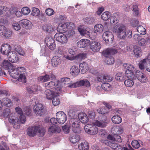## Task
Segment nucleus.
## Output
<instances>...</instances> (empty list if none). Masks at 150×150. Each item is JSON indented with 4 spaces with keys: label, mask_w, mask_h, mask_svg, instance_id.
I'll list each match as a JSON object with an SVG mask.
<instances>
[{
    "label": "nucleus",
    "mask_w": 150,
    "mask_h": 150,
    "mask_svg": "<svg viewBox=\"0 0 150 150\" xmlns=\"http://www.w3.org/2000/svg\"><path fill=\"white\" fill-rule=\"evenodd\" d=\"M4 68L5 69H8L9 71L10 69L13 68V66L11 63H9L7 60H4L1 64Z\"/></svg>",
    "instance_id": "nucleus-34"
},
{
    "label": "nucleus",
    "mask_w": 150,
    "mask_h": 150,
    "mask_svg": "<svg viewBox=\"0 0 150 150\" xmlns=\"http://www.w3.org/2000/svg\"><path fill=\"white\" fill-rule=\"evenodd\" d=\"M115 78L117 81H121L123 80L124 75L122 73L119 72L116 74Z\"/></svg>",
    "instance_id": "nucleus-49"
},
{
    "label": "nucleus",
    "mask_w": 150,
    "mask_h": 150,
    "mask_svg": "<svg viewBox=\"0 0 150 150\" xmlns=\"http://www.w3.org/2000/svg\"><path fill=\"white\" fill-rule=\"evenodd\" d=\"M21 26L26 29H30L32 28V24L31 22L27 19H23L20 21Z\"/></svg>",
    "instance_id": "nucleus-24"
},
{
    "label": "nucleus",
    "mask_w": 150,
    "mask_h": 150,
    "mask_svg": "<svg viewBox=\"0 0 150 150\" xmlns=\"http://www.w3.org/2000/svg\"><path fill=\"white\" fill-rule=\"evenodd\" d=\"M54 38L56 41L63 45L67 44L68 42L67 37L62 33H56L54 36Z\"/></svg>",
    "instance_id": "nucleus-14"
},
{
    "label": "nucleus",
    "mask_w": 150,
    "mask_h": 150,
    "mask_svg": "<svg viewBox=\"0 0 150 150\" xmlns=\"http://www.w3.org/2000/svg\"><path fill=\"white\" fill-rule=\"evenodd\" d=\"M40 11L38 8L34 7L32 8L31 14L33 16H38L40 15Z\"/></svg>",
    "instance_id": "nucleus-51"
},
{
    "label": "nucleus",
    "mask_w": 150,
    "mask_h": 150,
    "mask_svg": "<svg viewBox=\"0 0 150 150\" xmlns=\"http://www.w3.org/2000/svg\"><path fill=\"white\" fill-rule=\"evenodd\" d=\"M17 53L23 56L26 55L25 52L21 48L18 46L15 47L14 50L8 54V59L9 61L14 63L19 60L20 58L17 55Z\"/></svg>",
    "instance_id": "nucleus-3"
},
{
    "label": "nucleus",
    "mask_w": 150,
    "mask_h": 150,
    "mask_svg": "<svg viewBox=\"0 0 150 150\" xmlns=\"http://www.w3.org/2000/svg\"><path fill=\"white\" fill-rule=\"evenodd\" d=\"M132 145L134 148L138 149L140 146L139 142L137 140H134L132 141Z\"/></svg>",
    "instance_id": "nucleus-55"
},
{
    "label": "nucleus",
    "mask_w": 150,
    "mask_h": 150,
    "mask_svg": "<svg viewBox=\"0 0 150 150\" xmlns=\"http://www.w3.org/2000/svg\"><path fill=\"white\" fill-rule=\"evenodd\" d=\"M45 13L47 15L50 16L54 14V12L52 9L48 8L46 10Z\"/></svg>",
    "instance_id": "nucleus-60"
},
{
    "label": "nucleus",
    "mask_w": 150,
    "mask_h": 150,
    "mask_svg": "<svg viewBox=\"0 0 150 150\" xmlns=\"http://www.w3.org/2000/svg\"><path fill=\"white\" fill-rule=\"evenodd\" d=\"M119 14L118 13H114L112 15L111 20L114 24H117L119 20Z\"/></svg>",
    "instance_id": "nucleus-41"
},
{
    "label": "nucleus",
    "mask_w": 150,
    "mask_h": 150,
    "mask_svg": "<svg viewBox=\"0 0 150 150\" xmlns=\"http://www.w3.org/2000/svg\"><path fill=\"white\" fill-rule=\"evenodd\" d=\"M136 76L139 81L142 83H144L147 81L148 79L146 76L139 71L136 72Z\"/></svg>",
    "instance_id": "nucleus-22"
},
{
    "label": "nucleus",
    "mask_w": 150,
    "mask_h": 150,
    "mask_svg": "<svg viewBox=\"0 0 150 150\" xmlns=\"http://www.w3.org/2000/svg\"><path fill=\"white\" fill-rule=\"evenodd\" d=\"M57 118L58 120V123L63 124L67 120V116L65 113L62 111L57 112L56 114Z\"/></svg>",
    "instance_id": "nucleus-16"
},
{
    "label": "nucleus",
    "mask_w": 150,
    "mask_h": 150,
    "mask_svg": "<svg viewBox=\"0 0 150 150\" xmlns=\"http://www.w3.org/2000/svg\"><path fill=\"white\" fill-rule=\"evenodd\" d=\"M113 31L120 39H124L126 37L130 38L132 37V32L127 30L126 27L122 24H118L115 25L113 28Z\"/></svg>",
    "instance_id": "nucleus-1"
},
{
    "label": "nucleus",
    "mask_w": 150,
    "mask_h": 150,
    "mask_svg": "<svg viewBox=\"0 0 150 150\" xmlns=\"http://www.w3.org/2000/svg\"><path fill=\"white\" fill-rule=\"evenodd\" d=\"M149 63V60L146 57L139 61L138 65L140 69L143 70Z\"/></svg>",
    "instance_id": "nucleus-25"
},
{
    "label": "nucleus",
    "mask_w": 150,
    "mask_h": 150,
    "mask_svg": "<svg viewBox=\"0 0 150 150\" xmlns=\"http://www.w3.org/2000/svg\"><path fill=\"white\" fill-rule=\"evenodd\" d=\"M17 119H18V124L19 125V127H20V125H19V123H22V124H23V123H24V122H25L26 120H25V116L23 115H21L20 117H19V120L18 119V118H17V117H15Z\"/></svg>",
    "instance_id": "nucleus-58"
},
{
    "label": "nucleus",
    "mask_w": 150,
    "mask_h": 150,
    "mask_svg": "<svg viewBox=\"0 0 150 150\" xmlns=\"http://www.w3.org/2000/svg\"><path fill=\"white\" fill-rule=\"evenodd\" d=\"M79 69L81 73L84 74L88 70L89 67L87 63L86 62H83L80 64Z\"/></svg>",
    "instance_id": "nucleus-29"
},
{
    "label": "nucleus",
    "mask_w": 150,
    "mask_h": 150,
    "mask_svg": "<svg viewBox=\"0 0 150 150\" xmlns=\"http://www.w3.org/2000/svg\"><path fill=\"white\" fill-rule=\"evenodd\" d=\"M33 110L35 114L37 116H42L45 114L43 106L40 103L36 104L34 107Z\"/></svg>",
    "instance_id": "nucleus-15"
},
{
    "label": "nucleus",
    "mask_w": 150,
    "mask_h": 150,
    "mask_svg": "<svg viewBox=\"0 0 150 150\" xmlns=\"http://www.w3.org/2000/svg\"><path fill=\"white\" fill-rule=\"evenodd\" d=\"M11 47L10 45L8 44H3L1 47V52L4 55H8L11 52Z\"/></svg>",
    "instance_id": "nucleus-26"
},
{
    "label": "nucleus",
    "mask_w": 150,
    "mask_h": 150,
    "mask_svg": "<svg viewBox=\"0 0 150 150\" xmlns=\"http://www.w3.org/2000/svg\"><path fill=\"white\" fill-rule=\"evenodd\" d=\"M70 81V79L68 78H63L61 79L60 81V85H61L64 84H68L69 83Z\"/></svg>",
    "instance_id": "nucleus-54"
},
{
    "label": "nucleus",
    "mask_w": 150,
    "mask_h": 150,
    "mask_svg": "<svg viewBox=\"0 0 150 150\" xmlns=\"http://www.w3.org/2000/svg\"><path fill=\"white\" fill-rule=\"evenodd\" d=\"M79 69L77 66L74 65L72 66L70 69V72L71 74L73 76H77L79 72Z\"/></svg>",
    "instance_id": "nucleus-33"
},
{
    "label": "nucleus",
    "mask_w": 150,
    "mask_h": 150,
    "mask_svg": "<svg viewBox=\"0 0 150 150\" xmlns=\"http://www.w3.org/2000/svg\"><path fill=\"white\" fill-rule=\"evenodd\" d=\"M27 91L31 94H38L42 90V88L37 85H34L27 89Z\"/></svg>",
    "instance_id": "nucleus-19"
},
{
    "label": "nucleus",
    "mask_w": 150,
    "mask_h": 150,
    "mask_svg": "<svg viewBox=\"0 0 150 150\" xmlns=\"http://www.w3.org/2000/svg\"><path fill=\"white\" fill-rule=\"evenodd\" d=\"M112 122L115 124L120 123L122 121V118L119 115H115L113 116L111 119Z\"/></svg>",
    "instance_id": "nucleus-40"
},
{
    "label": "nucleus",
    "mask_w": 150,
    "mask_h": 150,
    "mask_svg": "<svg viewBox=\"0 0 150 150\" xmlns=\"http://www.w3.org/2000/svg\"><path fill=\"white\" fill-rule=\"evenodd\" d=\"M55 41L54 39L51 36L47 37L45 40V42L47 45H49L51 43Z\"/></svg>",
    "instance_id": "nucleus-53"
},
{
    "label": "nucleus",
    "mask_w": 150,
    "mask_h": 150,
    "mask_svg": "<svg viewBox=\"0 0 150 150\" xmlns=\"http://www.w3.org/2000/svg\"><path fill=\"white\" fill-rule=\"evenodd\" d=\"M63 132L66 134L68 133L69 132V129L71 128L68 125H65L62 127Z\"/></svg>",
    "instance_id": "nucleus-64"
},
{
    "label": "nucleus",
    "mask_w": 150,
    "mask_h": 150,
    "mask_svg": "<svg viewBox=\"0 0 150 150\" xmlns=\"http://www.w3.org/2000/svg\"><path fill=\"white\" fill-rule=\"evenodd\" d=\"M137 31L140 34L144 35L146 34V30L145 28L142 25H139L137 27Z\"/></svg>",
    "instance_id": "nucleus-50"
},
{
    "label": "nucleus",
    "mask_w": 150,
    "mask_h": 150,
    "mask_svg": "<svg viewBox=\"0 0 150 150\" xmlns=\"http://www.w3.org/2000/svg\"><path fill=\"white\" fill-rule=\"evenodd\" d=\"M45 132L44 129L38 126H35L29 127L27 131V134L31 137H34L37 134L42 137L44 135Z\"/></svg>",
    "instance_id": "nucleus-6"
},
{
    "label": "nucleus",
    "mask_w": 150,
    "mask_h": 150,
    "mask_svg": "<svg viewBox=\"0 0 150 150\" xmlns=\"http://www.w3.org/2000/svg\"><path fill=\"white\" fill-rule=\"evenodd\" d=\"M11 12L8 8L3 6H0V16L4 14L6 16H9Z\"/></svg>",
    "instance_id": "nucleus-35"
},
{
    "label": "nucleus",
    "mask_w": 150,
    "mask_h": 150,
    "mask_svg": "<svg viewBox=\"0 0 150 150\" xmlns=\"http://www.w3.org/2000/svg\"><path fill=\"white\" fill-rule=\"evenodd\" d=\"M7 28L4 26L0 25V35L3 36Z\"/></svg>",
    "instance_id": "nucleus-63"
},
{
    "label": "nucleus",
    "mask_w": 150,
    "mask_h": 150,
    "mask_svg": "<svg viewBox=\"0 0 150 150\" xmlns=\"http://www.w3.org/2000/svg\"><path fill=\"white\" fill-rule=\"evenodd\" d=\"M80 139V136L76 134L71 136L69 138L70 140L73 144H75L78 142Z\"/></svg>",
    "instance_id": "nucleus-37"
},
{
    "label": "nucleus",
    "mask_w": 150,
    "mask_h": 150,
    "mask_svg": "<svg viewBox=\"0 0 150 150\" xmlns=\"http://www.w3.org/2000/svg\"><path fill=\"white\" fill-rule=\"evenodd\" d=\"M85 131L88 134L92 135H95L96 134L98 131V129L95 125H93V123L91 125H87L84 127Z\"/></svg>",
    "instance_id": "nucleus-13"
},
{
    "label": "nucleus",
    "mask_w": 150,
    "mask_h": 150,
    "mask_svg": "<svg viewBox=\"0 0 150 150\" xmlns=\"http://www.w3.org/2000/svg\"><path fill=\"white\" fill-rule=\"evenodd\" d=\"M93 124L95 125L96 126L101 128H104L107 126V123L106 121L105 120L99 121L98 120H96L93 122Z\"/></svg>",
    "instance_id": "nucleus-32"
},
{
    "label": "nucleus",
    "mask_w": 150,
    "mask_h": 150,
    "mask_svg": "<svg viewBox=\"0 0 150 150\" xmlns=\"http://www.w3.org/2000/svg\"><path fill=\"white\" fill-rule=\"evenodd\" d=\"M84 21L86 23L90 24L93 22L94 20L91 17H88L85 18L84 19Z\"/></svg>",
    "instance_id": "nucleus-59"
},
{
    "label": "nucleus",
    "mask_w": 150,
    "mask_h": 150,
    "mask_svg": "<svg viewBox=\"0 0 150 150\" xmlns=\"http://www.w3.org/2000/svg\"><path fill=\"white\" fill-rule=\"evenodd\" d=\"M20 22L14 21L12 24V27L13 29L16 30H19L21 28Z\"/></svg>",
    "instance_id": "nucleus-47"
},
{
    "label": "nucleus",
    "mask_w": 150,
    "mask_h": 150,
    "mask_svg": "<svg viewBox=\"0 0 150 150\" xmlns=\"http://www.w3.org/2000/svg\"><path fill=\"white\" fill-rule=\"evenodd\" d=\"M119 46L122 48H124V50H128L130 49V47H129L126 42L125 41H121L119 43Z\"/></svg>",
    "instance_id": "nucleus-48"
},
{
    "label": "nucleus",
    "mask_w": 150,
    "mask_h": 150,
    "mask_svg": "<svg viewBox=\"0 0 150 150\" xmlns=\"http://www.w3.org/2000/svg\"><path fill=\"white\" fill-rule=\"evenodd\" d=\"M91 49L93 51L98 52L101 47L100 43L96 41L91 42L90 45Z\"/></svg>",
    "instance_id": "nucleus-28"
},
{
    "label": "nucleus",
    "mask_w": 150,
    "mask_h": 150,
    "mask_svg": "<svg viewBox=\"0 0 150 150\" xmlns=\"http://www.w3.org/2000/svg\"><path fill=\"white\" fill-rule=\"evenodd\" d=\"M79 150H88L89 147L88 144L86 142H82L78 145Z\"/></svg>",
    "instance_id": "nucleus-38"
},
{
    "label": "nucleus",
    "mask_w": 150,
    "mask_h": 150,
    "mask_svg": "<svg viewBox=\"0 0 150 150\" xmlns=\"http://www.w3.org/2000/svg\"><path fill=\"white\" fill-rule=\"evenodd\" d=\"M133 51L135 57H139L142 56V51L141 48L139 46L135 45L133 48Z\"/></svg>",
    "instance_id": "nucleus-31"
},
{
    "label": "nucleus",
    "mask_w": 150,
    "mask_h": 150,
    "mask_svg": "<svg viewBox=\"0 0 150 150\" xmlns=\"http://www.w3.org/2000/svg\"><path fill=\"white\" fill-rule=\"evenodd\" d=\"M78 117L79 121L83 123H87L88 119L86 114L84 113H80L78 115Z\"/></svg>",
    "instance_id": "nucleus-30"
},
{
    "label": "nucleus",
    "mask_w": 150,
    "mask_h": 150,
    "mask_svg": "<svg viewBox=\"0 0 150 150\" xmlns=\"http://www.w3.org/2000/svg\"><path fill=\"white\" fill-rule=\"evenodd\" d=\"M78 30L81 35L84 36L86 35H89L91 31L88 28H85L83 26L80 25L78 28Z\"/></svg>",
    "instance_id": "nucleus-23"
},
{
    "label": "nucleus",
    "mask_w": 150,
    "mask_h": 150,
    "mask_svg": "<svg viewBox=\"0 0 150 150\" xmlns=\"http://www.w3.org/2000/svg\"><path fill=\"white\" fill-rule=\"evenodd\" d=\"M3 115L4 117L9 118V122L13 125L14 127L16 129L19 127L18 119L15 117L13 114L11 113L10 110L8 109L4 110L3 112Z\"/></svg>",
    "instance_id": "nucleus-5"
},
{
    "label": "nucleus",
    "mask_w": 150,
    "mask_h": 150,
    "mask_svg": "<svg viewBox=\"0 0 150 150\" xmlns=\"http://www.w3.org/2000/svg\"><path fill=\"white\" fill-rule=\"evenodd\" d=\"M103 37L106 43H112L113 42L114 37L111 32L109 31L105 32L103 34Z\"/></svg>",
    "instance_id": "nucleus-17"
},
{
    "label": "nucleus",
    "mask_w": 150,
    "mask_h": 150,
    "mask_svg": "<svg viewBox=\"0 0 150 150\" xmlns=\"http://www.w3.org/2000/svg\"><path fill=\"white\" fill-rule=\"evenodd\" d=\"M80 86H84L88 88L91 86L90 82L87 79H83L74 83H71L69 84L68 86L69 87L73 88H76Z\"/></svg>",
    "instance_id": "nucleus-9"
},
{
    "label": "nucleus",
    "mask_w": 150,
    "mask_h": 150,
    "mask_svg": "<svg viewBox=\"0 0 150 150\" xmlns=\"http://www.w3.org/2000/svg\"><path fill=\"white\" fill-rule=\"evenodd\" d=\"M25 70L23 67H18L15 69L13 66V68L10 69L8 72L12 78L17 79V80L18 81L25 83L26 82V77L24 75Z\"/></svg>",
    "instance_id": "nucleus-2"
},
{
    "label": "nucleus",
    "mask_w": 150,
    "mask_h": 150,
    "mask_svg": "<svg viewBox=\"0 0 150 150\" xmlns=\"http://www.w3.org/2000/svg\"><path fill=\"white\" fill-rule=\"evenodd\" d=\"M3 36H5L6 38H8L11 37L12 34V31L7 28Z\"/></svg>",
    "instance_id": "nucleus-52"
},
{
    "label": "nucleus",
    "mask_w": 150,
    "mask_h": 150,
    "mask_svg": "<svg viewBox=\"0 0 150 150\" xmlns=\"http://www.w3.org/2000/svg\"><path fill=\"white\" fill-rule=\"evenodd\" d=\"M45 87L47 89H49L55 91L57 88H59L61 90L62 86H61L60 82L59 80L56 81V83L53 81H50L45 84Z\"/></svg>",
    "instance_id": "nucleus-12"
},
{
    "label": "nucleus",
    "mask_w": 150,
    "mask_h": 150,
    "mask_svg": "<svg viewBox=\"0 0 150 150\" xmlns=\"http://www.w3.org/2000/svg\"><path fill=\"white\" fill-rule=\"evenodd\" d=\"M52 101V104L54 106H56L60 103V100L57 96L54 97Z\"/></svg>",
    "instance_id": "nucleus-57"
},
{
    "label": "nucleus",
    "mask_w": 150,
    "mask_h": 150,
    "mask_svg": "<svg viewBox=\"0 0 150 150\" xmlns=\"http://www.w3.org/2000/svg\"><path fill=\"white\" fill-rule=\"evenodd\" d=\"M71 27L72 29H75L76 28L74 24L72 23H60L57 27V31L60 33L65 32L68 28Z\"/></svg>",
    "instance_id": "nucleus-11"
},
{
    "label": "nucleus",
    "mask_w": 150,
    "mask_h": 150,
    "mask_svg": "<svg viewBox=\"0 0 150 150\" xmlns=\"http://www.w3.org/2000/svg\"><path fill=\"white\" fill-rule=\"evenodd\" d=\"M123 67L126 69L125 74L128 78H133L134 76V72L135 69L132 64L129 63H124Z\"/></svg>",
    "instance_id": "nucleus-7"
},
{
    "label": "nucleus",
    "mask_w": 150,
    "mask_h": 150,
    "mask_svg": "<svg viewBox=\"0 0 150 150\" xmlns=\"http://www.w3.org/2000/svg\"><path fill=\"white\" fill-rule=\"evenodd\" d=\"M86 57V55L85 53H80L75 56L67 55L65 58L70 60H76L80 61L84 59Z\"/></svg>",
    "instance_id": "nucleus-18"
},
{
    "label": "nucleus",
    "mask_w": 150,
    "mask_h": 150,
    "mask_svg": "<svg viewBox=\"0 0 150 150\" xmlns=\"http://www.w3.org/2000/svg\"><path fill=\"white\" fill-rule=\"evenodd\" d=\"M48 132L52 133H59L60 129L58 127H56L55 125H52L49 128Z\"/></svg>",
    "instance_id": "nucleus-39"
},
{
    "label": "nucleus",
    "mask_w": 150,
    "mask_h": 150,
    "mask_svg": "<svg viewBox=\"0 0 150 150\" xmlns=\"http://www.w3.org/2000/svg\"><path fill=\"white\" fill-rule=\"evenodd\" d=\"M50 76L46 74L44 76H41L38 77V80L42 82H45L49 80Z\"/></svg>",
    "instance_id": "nucleus-42"
},
{
    "label": "nucleus",
    "mask_w": 150,
    "mask_h": 150,
    "mask_svg": "<svg viewBox=\"0 0 150 150\" xmlns=\"http://www.w3.org/2000/svg\"><path fill=\"white\" fill-rule=\"evenodd\" d=\"M94 30L95 33L99 34L102 32L103 30V27L101 24L96 25L94 27Z\"/></svg>",
    "instance_id": "nucleus-36"
},
{
    "label": "nucleus",
    "mask_w": 150,
    "mask_h": 150,
    "mask_svg": "<svg viewBox=\"0 0 150 150\" xmlns=\"http://www.w3.org/2000/svg\"><path fill=\"white\" fill-rule=\"evenodd\" d=\"M120 49L119 47H116L110 49H108L104 51L103 52V54L106 57L105 62L110 65L113 64L114 62V60L111 56L118 53L119 50Z\"/></svg>",
    "instance_id": "nucleus-4"
},
{
    "label": "nucleus",
    "mask_w": 150,
    "mask_h": 150,
    "mask_svg": "<svg viewBox=\"0 0 150 150\" xmlns=\"http://www.w3.org/2000/svg\"><path fill=\"white\" fill-rule=\"evenodd\" d=\"M21 12L24 15H27L30 13V10L28 8L24 7L22 8Z\"/></svg>",
    "instance_id": "nucleus-56"
},
{
    "label": "nucleus",
    "mask_w": 150,
    "mask_h": 150,
    "mask_svg": "<svg viewBox=\"0 0 150 150\" xmlns=\"http://www.w3.org/2000/svg\"><path fill=\"white\" fill-rule=\"evenodd\" d=\"M47 47L51 50H54L56 48V44L55 41L51 43L49 45H47Z\"/></svg>",
    "instance_id": "nucleus-61"
},
{
    "label": "nucleus",
    "mask_w": 150,
    "mask_h": 150,
    "mask_svg": "<svg viewBox=\"0 0 150 150\" xmlns=\"http://www.w3.org/2000/svg\"><path fill=\"white\" fill-rule=\"evenodd\" d=\"M102 88L105 91H108L110 90L112 88V86L109 83H104L102 85Z\"/></svg>",
    "instance_id": "nucleus-46"
},
{
    "label": "nucleus",
    "mask_w": 150,
    "mask_h": 150,
    "mask_svg": "<svg viewBox=\"0 0 150 150\" xmlns=\"http://www.w3.org/2000/svg\"><path fill=\"white\" fill-rule=\"evenodd\" d=\"M128 79L125 81L124 84L127 87H131L133 86L134 82L132 79V78Z\"/></svg>",
    "instance_id": "nucleus-45"
},
{
    "label": "nucleus",
    "mask_w": 150,
    "mask_h": 150,
    "mask_svg": "<svg viewBox=\"0 0 150 150\" xmlns=\"http://www.w3.org/2000/svg\"><path fill=\"white\" fill-rule=\"evenodd\" d=\"M60 90L59 88L55 91L47 89L44 92L45 97L48 100H51L54 97L58 96L59 95Z\"/></svg>",
    "instance_id": "nucleus-10"
},
{
    "label": "nucleus",
    "mask_w": 150,
    "mask_h": 150,
    "mask_svg": "<svg viewBox=\"0 0 150 150\" xmlns=\"http://www.w3.org/2000/svg\"><path fill=\"white\" fill-rule=\"evenodd\" d=\"M149 38H146V39L141 38L138 42V45L142 47L146 46L147 43V41Z\"/></svg>",
    "instance_id": "nucleus-43"
},
{
    "label": "nucleus",
    "mask_w": 150,
    "mask_h": 150,
    "mask_svg": "<svg viewBox=\"0 0 150 150\" xmlns=\"http://www.w3.org/2000/svg\"><path fill=\"white\" fill-rule=\"evenodd\" d=\"M99 135L102 137L106 136L107 134L106 131L104 129H100L98 132Z\"/></svg>",
    "instance_id": "nucleus-62"
},
{
    "label": "nucleus",
    "mask_w": 150,
    "mask_h": 150,
    "mask_svg": "<svg viewBox=\"0 0 150 150\" xmlns=\"http://www.w3.org/2000/svg\"><path fill=\"white\" fill-rule=\"evenodd\" d=\"M91 44L90 41L86 39H83L80 40L77 43L78 47L85 48L89 46Z\"/></svg>",
    "instance_id": "nucleus-20"
},
{
    "label": "nucleus",
    "mask_w": 150,
    "mask_h": 150,
    "mask_svg": "<svg viewBox=\"0 0 150 150\" xmlns=\"http://www.w3.org/2000/svg\"><path fill=\"white\" fill-rule=\"evenodd\" d=\"M110 12L106 11L102 13L101 16V18L103 20L106 21L110 18Z\"/></svg>",
    "instance_id": "nucleus-44"
},
{
    "label": "nucleus",
    "mask_w": 150,
    "mask_h": 150,
    "mask_svg": "<svg viewBox=\"0 0 150 150\" xmlns=\"http://www.w3.org/2000/svg\"><path fill=\"white\" fill-rule=\"evenodd\" d=\"M80 121L78 118H71L69 121L70 128L74 133L79 132L80 131L79 128Z\"/></svg>",
    "instance_id": "nucleus-8"
},
{
    "label": "nucleus",
    "mask_w": 150,
    "mask_h": 150,
    "mask_svg": "<svg viewBox=\"0 0 150 150\" xmlns=\"http://www.w3.org/2000/svg\"><path fill=\"white\" fill-rule=\"evenodd\" d=\"M107 139L110 141L112 144L114 143L115 142H121L122 139L121 137L117 135H115L112 136L110 134L107 137Z\"/></svg>",
    "instance_id": "nucleus-21"
},
{
    "label": "nucleus",
    "mask_w": 150,
    "mask_h": 150,
    "mask_svg": "<svg viewBox=\"0 0 150 150\" xmlns=\"http://www.w3.org/2000/svg\"><path fill=\"white\" fill-rule=\"evenodd\" d=\"M62 62L61 58L57 56H54L51 59L52 65L54 67H57L61 64Z\"/></svg>",
    "instance_id": "nucleus-27"
}]
</instances>
